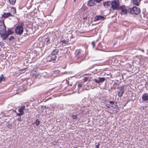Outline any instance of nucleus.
Returning <instances> with one entry per match:
<instances>
[{"label": "nucleus", "mask_w": 148, "mask_h": 148, "mask_svg": "<svg viewBox=\"0 0 148 148\" xmlns=\"http://www.w3.org/2000/svg\"><path fill=\"white\" fill-rule=\"evenodd\" d=\"M14 32L12 30H11L10 29H8L7 31V33H6L5 34V36L3 40H5L8 37V36L12 34Z\"/></svg>", "instance_id": "6e6552de"}, {"label": "nucleus", "mask_w": 148, "mask_h": 148, "mask_svg": "<svg viewBox=\"0 0 148 148\" xmlns=\"http://www.w3.org/2000/svg\"><path fill=\"white\" fill-rule=\"evenodd\" d=\"M82 86V84H78V86L79 87H80Z\"/></svg>", "instance_id": "7c9ffc66"}, {"label": "nucleus", "mask_w": 148, "mask_h": 148, "mask_svg": "<svg viewBox=\"0 0 148 148\" xmlns=\"http://www.w3.org/2000/svg\"><path fill=\"white\" fill-rule=\"evenodd\" d=\"M14 37L13 36H10L9 38V40L10 41H12L13 39H14Z\"/></svg>", "instance_id": "a878e982"}, {"label": "nucleus", "mask_w": 148, "mask_h": 148, "mask_svg": "<svg viewBox=\"0 0 148 148\" xmlns=\"http://www.w3.org/2000/svg\"><path fill=\"white\" fill-rule=\"evenodd\" d=\"M25 108V106H23L21 107L18 110V111L19 113H16V114L17 116H21V115L24 114V110Z\"/></svg>", "instance_id": "0eeeda50"}, {"label": "nucleus", "mask_w": 148, "mask_h": 148, "mask_svg": "<svg viewBox=\"0 0 148 148\" xmlns=\"http://www.w3.org/2000/svg\"><path fill=\"white\" fill-rule=\"evenodd\" d=\"M94 0H90L88 1V5L90 6H93L96 4Z\"/></svg>", "instance_id": "2eb2a0df"}, {"label": "nucleus", "mask_w": 148, "mask_h": 148, "mask_svg": "<svg viewBox=\"0 0 148 148\" xmlns=\"http://www.w3.org/2000/svg\"><path fill=\"white\" fill-rule=\"evenodd\" d=\"M99 145H100V144L99 143L98 145H97L96 146L95 148H99Z\"/></svg>", "instance_id": "2f4dec72"}, {"label": "nucleus", "mask_w": 148, "mask_h": 148, "mask_svg": "<svg viewBox=\"0 0 148 148\" xmlns=\"http://www.w3.org/2000/svg\"><path fill=\"white\" fill-rule=\"evenodd\" d=\"M23 24L18 25L15 28V32L16 34L18 35H21L23 32Z\"/></svg>", "instance_id": "f03ea898"}, {"label": "nucleus", "mask_w": 148, "mask_h": 148, "mask_svg": "<svg viewBox=\"0 0 148 148\" xmlns=\"http://www.w3.org/2000/svg\"><path fill=\"white\" fill-rule=\"evenodd\" d=\"M109 103L110 104H111L113 105L114 104V101H110Z\"/></svg>", "instance_id": "c85d7f7f"}, {"label": "nucleus", "mask_w": 148, "mask_h": 148, "mask_svg": "<svg viewBox=\"0 0 148 148\" xmlns=\"http://www.w3.org/2000/svg\"><path fill=\"white\" fill-rule=\"evenodd\" d=\"M11 11H12V12L11 13H12V14H15L16 13V9L14 8H12Z\"/></svg>", "instance_id": "412c9836"}, {"label": "nucleus", "mask_w": 148, "mask_h": 148, "mask_svg": "<svg viewBox=\"0 0 148 148\" xmlns=\"http://www.w3.org/2000/svg\"><path fill=\"white\" fill-rule=\"evenodd\" d=\"M88 78L86 77H84L83 79V80L85 82H86L88 80Z\"/></svg>", "instance_id": "cd10ccee"}, {"label": "nucleus", "mask_w": 148, "mask_h": 148, "mask_svg": "<svg viewBox=\"0 0 148 148\" xmlns=\"http://www.w3.org/2000/svg\"><path fill=\"white\" fill-rule=\"evenodd\" d=\"M91 45H92L93 48L95 47V42L94 41H93L92 42Z\"/></svg>", "instance_id": "bb28decb"}, {"label": "nucleus", "mask_w": 148, "mask_h": 148, "mask_svg": "<svg viewBox=\"0 0 148 148\" xmlns=\"http://www.w3.org/2000/svg\"><path fill=\"white\" fill-rule=\"evenodd\" d=\"M106 108L107 109H109V108H110V107L109 106H107L106 107Z\"/></svg>", "instance_id": "473e14b6"}, {"label": "nucleus", "mask_w": 148, "mask_h": 148, "mask_svg": "<svg viewBox=\"0 0 148 148\" xmlns=\"http://www.w3.org/2000/svg\"><path fill=\"white\" fill-rule=\"evenodd\" d=\"M111 107H114V106H111Z\"/></svg>", "instance_id": "c9c22d12"}, {"label": "nucleus", "mask_w": 148, "mask_h": 148, "mask_svg": "<svg viewBox=\"0 0 148 148\" xmlns=\"http://www.w3.org/2000/svg\"><path fill=\"white\" fill-rule=\"evenodd\" d=\"M142 100L145 101H147L148 100V95L147 93H145L143 95L142 97Z\"/></svg>", "instance_id": "dca6fc26"}, {"label": "nucleus", "mask_w": 148, "mask_h": 148, "mask_svg": "<svg viewBox=\"0 0 148 148\" xmlns=\"http://www.w3.org/2000/svg\"><path fill=\"white\" fill-rule=\"evenodd\" d=\"M75 1V0H74V1Z\"/></svg>", "instance_id": "4c0bfd02"}, {"label": "nucleus", "mask_w": 148, "mask_h": 148, "mask_svg": "<svg viewBox=\"0 0 148 148\" xmlns=\"http://www.w3.org/2000/svg\"><path fill=\"white\" fill-rule=\"evenodd\" d=\"M128 12L132 14L138 15L140 13V9L138 7L134 6L129 9L127 11Z\"/></svg>", "instance_id": "7ed1b4c3"}, {"label": "nucleus", "mask_w": 148, "mask_h": 148, "mask_svg": "<svg viewBox=\"0 0 148 148\" xmlns=\"http://www.w3.org/2000/svg\"><path fill=\"white\" fill-rule=\"evenodd\" d=\"M111 4V1H106L103 3V4L105 7L108 8L109 7Z\"/></svg>", "instance_id": "4468645a"}, {"label": "nucleus", "mask_w": 148, "mask_h": 148, "mask_svg": "<svg viewBox=\"0 0 148 148\" xmlns=\"http://www.w3.org/2000/svg\"><path fill=\"white\" fill-rule=\"evenodd\" d=\"M9 2L11 5H14L16 2V0H8Z\"/></svg>", "instance_id": "aec40b11"}, {"label": "nucleus", "mask_w": 148, "mask_h": 148, "mask_svg": "<svg viewBox=\"0 0 148 148\" xmlns=\"http://www.w3.org/2000/svg\"><path fill=\"white\" fill-rule=\"evenodd\" d=\"M3 25H0V35L1 37L3 40L5 36V34L6 32V27L3 23Z\"/></svg>", "instance_id": "20e7f679"}, {"label": "nucleus", "mask_w": 148, "mask_h": 148, "mask_svg": "<svg viewBox=\"0 0 148 148\" xmlns=\"http://www.w3.org/2000/svg\"><path fill=\"white\" fill-rule=\"evenodd\" d=\"M5 78L3 74H1L0 76V82L2 81H5Z\"/></svg>", "instance_id": "6ab92c4d"}, {"label": "nucleus", "mask_w": 148, "mask_h": 148, "mask_svg": "<svg viewBox=\"0 0 148 148\" xmlns=\"http://www.w3.org/2000/svg\"><path fill=\"white\" fill-rule=\"evenodd\" d=\"M48 56L47 58L48 61H49V62H51L55 60L57 58L56 56Z\"/></svg>", "instance_id": "ddd939ff"}, {"label": "nucleus", "mask_w": 148, "mask_h": 148, "mask_svg": "<svg viewBox=\"0 0 148 148\" xmlns=\"http://www.w3.org/2000/svg\"><path fill=\"white\" fill-rule=\"evenodd\" d=\"M111 6L113 10H118L120 9L118 1L114 0L111 1Z\"/></svg>", "instance_id": "39448f33"}, {"label": "nucleus", "mask_w": 148, "mask_h": 148, "mask_svg": "<svg viewBox=\"0 0 148 148\" xmlns=\"http://www.w3.org/2000/svg\"><path fill=\"white\" fill-rule=\"evenodd\" d=\"M120 9L121 10V14H126L127 12V10L126 7L124 5H123L120 7Z\"/></svg>", "instance_id": "1a4fd4ad"}, {"label": "nucleus", "mask_w": 148, "mask_h": 148, "mask_svg": "<svg viewBox=\"0 0 148 148\" xmlns=\"http://www.w3.org/2000/svg\"><path fill=\"white\" fill-rule=\"evenodd\" d=\"M143 52H144V50H141Z\"/></svg>", "instance_id": "72a5a7b5"}, {"label": "nucleus", "mask_w": 148, "mask_h": 148, "mask_svg": "<svg viewBox=\"0 0 148 148\" xmlns=\"http://www.w3.org/2000/svg\"><path fill=\"white\" fill-rule=\"evenodd\" d=\"M117 89L118 96L121 97L125 91L124 86H123L119 87L117 88Z\"/></svg>", "instance_id": "423d86ee"}, {"label": "nucleus", "mask_w": 148, "mask_h": 148, "mask_svg": "<svg viewBox=\"0 0 148 148\" xmlns=\"http://www.w3.org/2000/svg\"><path fill=\"white\" fill-rule=\"evenodd\" d=\"M47 42H46L47 43H50L51 42H50V39L49 37H47Z\"/></svg>", "instance_id": "b1692460"}, {"label": "nucleus", "mask_w": 148, "mask_h": 148, "mask_svg": "<svg viewBox=\"0 0 148 148\" xmlns=\"http://www.w3.org/2000/svg\"><path fill=\"white\" fill-rule=\"evenodd\" d=\"M75 1V0H74V1Z\"/></svg>", "instance_id": "58836bf2"}, {"label": "nucleus", "mask_w": 148, "mask_h": 148, "mask_svg": "<svg viewBox=\"0 0 148 148\" xmlns=\"http://www.w3.org/2000/svg\"><path fill=\"white\" fill-rule=\"evenodd\" d=\"M62 42L63 44H67L68 43V41H66L65 40H62Z\"/></svg>", "instance_id": "5701e85b"}, {"label": "nucleus", "mask_w": 148, "mask_h": 148, "mask_svg": "<svg viewBox=\"0 0 148 148\" xmlns=\"http://www.w3.org/2000/svg\"><path fill=\"white\" fill-rule=\"evenodd\" d=\"M77 117V115H72L71 116L72 118L73 119H76Z\"/></svg>", "instance_id": "393cba45"}, {"label": "nucleus", "mask_w": 148, "mask_h": 148, "mask_svg": "<svg viewBox=\"0 0 148 148\" xmlns=\"http://www.w3.org/2000/svg\"><path fill=\"white\" fill-rule=\"evenodd\" d=\"M98 79H95L94 80L95 82H96L98 84H99L100 83H102L105 81V78L104 77H99Z\"/></svg>", "instance_id": "9b49d317"}, {"label": "nucleus", "mask_w": 148, "mask_h": 148, "mask_svg": "<svg viewBox=\"0 0 148 148\" xmlns=\"http://www.w3.org/2000/svg\"><path fill=\"white\" fill-rule=\"evenodd\" d=\"M147 103H148V100H147Z\"/></svg>", "instance_id": "f704fd0d"}, {"label": "nucleus", "mask_w": 148, "mask_h": 148, "mask_svg": "<svg viewBox=\"0 0 148 148\" xmlns=\"http://www.w3.org/2000/svg\"><path fill=\"white\" fill-rule=\"evenodd\" d=\"M40 123V121L38 119H36L34 123H35L36 125L37 126H38L39 125Z\"/></svg>", "instance_id": "4be33fe9"}, {"label": "nucleus", "mask_w": 148, "mask_h": 148, "mask_svg": "<svg viewBox=\"0 0 148 148\" xmlns=\"http://www.w3.org/2000/svg\"><path fill=\"white\" fill-rule=\"evenodd\" d=\"M105 19V17L101 16H97L95 17L94 20L95 21H97L99 20L103 21Z\"/></svg>", "instance_id": "f8f14e48"}, {"label": "nucleus", "mask_w": 148, "mask_h": 148, "mask_svg": "<svg viewBox=\"0 0 148 148\" xmlns=\"http://www.w3.org/2000/svg\"><path fill=\"white\" fill-rule=\"evenodd\" d=\"M82 53V52L81 49H77L75 51V58L78 60L77 62L79 63L81 62L84 58V55Z\"/></svg>", "instance_id": "f257e3e1"}, {"label": "nucleus", "mask_w": 148, "mask_h": 148, "mask_svg": "<svg viewBox=\"0 0 148 148\" xmlns=\"http://www.w3.org/2000/svg\"><path fill=\"white\" fill-rule=\"evenodd\" d=\"M9 16H14V15L10 12H4L3 14L2 15V17L3 18H6Z\"/></svg>", "instance_id": "9d476101"}, {"label": "nucleus", "mask_w": 148, "mask_h": 148, "mask_svg": "<svg viewBox=\"0 0 148 148\" xmlns=\"http://www.w3.org/2000/svg\"><path fill=\"white\" fill-rule=\"evenodd\" d=\"M75 1V0H74V1Z\"/></svg>", "instance_id": "e433bc0d"}, {"label": "nucleus", "mask_w": 148, "mask_h": 148, "mask_svg": "<svg viewBox=\"0 0 148 148\" xmlns=\"http://www.w3.org/2000/svg\"><path fill=\"white\" fill-rule=\"evenodd\" d=\"M1 82H0V83Z\"/></svg>", "instance_id": "ea45409f"}, {"label": "nucleus", "mask_w": 148, "mask_h": 148, "mask_svg": "<svg viewBox=\"0 0 148 148\" xmlns=\"http://www.w3.org/2000/svg\"><path fill=\"white\" fill-rule=\"evenodd\" d=\"M141 0H132L133 3L135 5L138 6L140 3Z\"/></svg>", "instance_id": "f3484780"}, {"label": "nucleus", "mask_w": 148, "mask_h": 148, "mask_svg": "<svg viewBox=\"0 0 148 148\" xmlns=\"http://www.w3.org/2000/svg\"><path fill=\"white\" fill-rule=\"evenodd\" d=\"M59 52V49H55L53 50L51 52V54L52 56H56L55 55L57 54Z\"/></svg>", "instance_id": "a211bd4d"}, {"label": "nucleus", "mask_w": 148, "mask_h": 148, "mask_svg": "<svg viewBox=\"0 0 148 148\" xmlns=\"http://www.w3.org/2000/svg\"><path fill=\"white\" fill-rule=\"evenodd\" d=\"M17 120L18 121H21V117H19V118H18V119Z\"/></svg>", "instance_id": "c756f323"}]
</instances>
